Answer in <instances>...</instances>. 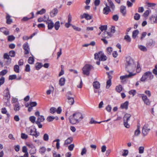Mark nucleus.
<instances>
[{
	"mask_svg": "<svg viewBox=\"0 0 157 157\" xmlns=\"http://www.w3.org/2000/svg\"><path fill=\"white\" fill-rule=\"evenodd\" d=\"M83 118L82 114L80 113H76L72 116H70L69 120L70 122L72 124L78 123Z\"/></svg>",
	"mask_w": 157,
	"mask_h": 157,
	"instance_id": "obj_1",
	"label": "nucleus"
},
{
	"mask_svg": "<svg viewBox=\"0 0 157 157\" xmlns=\"http://www.w3.org/2000/svg\"><path fill=\"white\" fill-rule=\"evenodd\" d=\"M153 77L151 72L147 71L144 74L140 80L142 82H145L146 80H151L153 78Z\"/></svg>",
	"mask_w": 157,
	"mask_h": 157,
	"instance_id": "obj_2",
	"label": "nucleus"
},
{
	"mask_svg": "<svg viewBox=\"0 0 157 157\" xmlns=\"http://www.w3.org/2000/svg\"><path fill=\"white\" fill-rule=\"evenodd\" d=\"M94 59H99V61H104L107 59V57L105 55L103 52L100 51L98 53L94 54Z\"/></svg>",
	"mask_w": 157,
	"mask_h": 157,
	"instance_id": "obj_3",
	"label": "nucleus"
},
{
	"mask_svg": "<svg viewBox=\"0 0 157 157\" xmlns=\"http://www.w3.org/2000/svg\"><path fill=\"white\" fill-rule=\"evenodd\" d=\"M93 68V67L92 65L86 64L82 69L83 74L89 76L90 74V71Z\"/></svg>",
	"mask_w": 157,
	"mask_h": 157,
	"instance_id": "obj_4",
	"label": "nucleus"
},
{
	"mask_svg": "<svg viewBox=\"0 0 157 157\" xmlns=\"http://www.w3.org/2000/svg\"><path fill=\"white\" fill-rule=\"evenodd\" d=\"M131 117V114L126 113L123 117L124 124V126L127 128H129L130 127V125L128 124V122L130 120Z\"/></svg>",
	"mask_w": 157,
	"mask_h": 157,
	"instance_id": "obj_5",
	"label": "nucleus"
},
{
	"mask_svg": "<svg viewBox=\"0 0 157 157\" xmlns=\"http://www.w3.org/2000/svg\"><path fill=\"white\" fill-rule=\"evenodd\" d=\"M136 67V65L135 63L130 65L125 66L126 71L129 74L132 73V72L134 71Z\"/></svg>",
	"mask_w": 157,
	"mask_h": 157,
	"instance_id": "obj_6",
	"label": "nucleus"
},
{
	"mask_svg": "<svg viewBox=\"0 0 157 157\" xmlns=\"http://www.w3.org/2000/svg\"><path fill=\"white\" fill-rule=\"evenodd\" d=\"M45 120L44 117L41 115L37 117V120L36 121V123L38 125L39 128H41L42 127V125L41 124V122H43Z\"/></svg>",
	"mask_w": 157,
	"mask_h": 157,
	"instance_id": "obj_7",
	"label": "nucleus"
},
{
	"mask_svg": "<svg viewBox=\"0 0 157 157\" xmlns=\"http://www.w3.org/2000/svg\"><path fill=\"white\" fill-rule=\"evenodd\" d=\"M26 131L28 133L29 135L33 136L35 133L36 132V129L35 127L32 128V127H27L26 128Z\"/></svg>",
	"mask_w": 157,
	"mask_h": 157,
	"instance_id": "obj_8",
	"label": "nucleus"
},
{
	"mask_svg": "<svg viewBox=\"0 0 157 157\" xmlns=\"http://www.w3.org/2000/svg\"><path fill=\"white\" fill-rule=\"evenodd\" d=\"M23 48L25 50L24 53L25 54L27 55L29 54L30 51V48L28 44L27 43H25L23 44Z\"/></svg>",
	"mask_w": 157,
	"mask_h": 157,
	"instance_id": "obj_9",
	"label": "nucleus"
},
{
	"mask_svg": "<svg viewBox=\"0 0 157 157\" xmlns=\"http://www.w3.org/2000/svg\"><path fill=\"white\" fill-rule=\"evenodd\" d=\"M134 63L133 60L130 57L128 56L126 58L125 66L130 65Z\"/></svg>",
	"mask_w": 157,
	"mask_h": 157,
	"instance_id": "obj_10",
	"label": "nucleus"
},
{
	"mask_svg": "<svg viewBox=\"0 0 157 157\" xmlns=\"http://www.w3.org/2000/svg\"><path fill=\"white\" fill-rule=\"evenodd\" d=\"M48 21H46V24L48 25V29H51L54 26V24L53 21L51 20L48 19Z\"/></svg>",
	"mask_w": 157,
	"mask_h": 157,
	"instance_id": "obj_11",
	"label": "nucleus"
},
{
	"mask_svg": "<svg viewBox=\"0 0 157 157\" xmlns=\"http://www.w3.org/2000/svg\"><path fill=\"white\" fill-rule=\"evenodd\" d=\"M150 19L151 23H157V14L152 16L150 17Z\"/></svg>",
	"mask_w": 157,
	"mask_h": 157,
	"instance_id": "obj_12",
	"label": "nucleus"
},
{
	"mask_svg": "<svg viewBox=\"0 0 157 157\" xmlns=\"http://www.w3.org/2000/svg\"><path fill=\"white\" fill-rule=\"evenodd\" d=\"M150 129L148 128L146 126H144L143 128L142 132L144 136H146L147 135Z\"/></svg>",
	"mask_w": 157,
	"mask_h": 157,
	"instance_id": "obj_13",
	"label": "nucleus"
},
{
	"mask_svg": "<svg viewBox=\"0 0 157 157\" xmlns=\"http://www.w3.org/2000/svg\"><path fill=\"white\" fill-rule=\"evenodd\" d=\"M58 12V10L56 8H54L50 13V16L51 17H54L56 16Z\"/></svg>",
	"mask_w": 157,
	"mask_h": 157,
	"instance_id": "obj_14",
	"label": "nucleus"
},
{
	"mask_svg": "<svg viewBox=\"0 0 157 157\" xmlns=\"http://www.w3.org/2000/svg\"><path fill=\"white\" fill-rule=\"evenodd\" d=\"M112 35L110 33L105 31L102 35V37L104 38H109L112 36Z\"/></svg>",
	"mask_w": 157,
	"mask_h": 157,
	"instance_id": "obj_15",
	"label": "nucleus"
},
{
	"mask_svg": "<svg viewBox=\"0 0 157 157\" xmlns=\"http://www.w3.org/2000/svg\"><path fill=\"white\" fill-rule=\"evenodd\" d=\"M155 43V42L152 39H149L147 41L146 45L148 47H151L152 46H153Z\"/></svg>",
	"mask_w": 157,
	"mask_h": 157,
	"instance_id": "obj_16",
	"label": "nucleus"
},
{
	"mask_svg": "<svg viewBox=\"0 0 157 157\" xmlns=\"http://www.w3.org/2000/svg\"><path fill=\"white\" fill-rule=\"evenodd\" d=\"M4 96L6 97L7 100H9L10 97V94L8 88H6L4 91Z\"/></svg>",
	"mask_w": 157,
	"mask_h": 157,
	"instance_id": "obj_17",
	"label": "nucleus"
},
{
	"mask_svg": "<svg viewBox=\"0 0 157 157\" xmlns=\"http://www.w3.org/2000/svg\"><path fill=\"white\" fill-rule=\"evenodd\" d=\"M13 109L16 112L20 110V106L19 103L17 102L13 105Z\"/></svg>",
	"mask_w": 157,
	"mask_h": 157,
	"instance_id": "obj_18",
	"label": "nucleus"
},
{
	"mask_svg": "<svg viewBox=\"0 0 157 157\" xmlns=\"http://www.w3.org/2000/svg\"><path fill=\"white\" fill-rule=\"evenodd\" d=\"M110 11V10L109 7L106 4V7L103 9V13L107 15Z\"/></svg>",
	"mask_w": 157,
	"mask_h": 157,
	"instance_id": "obj_19",
	"label": "nucleus"
},
{
	"mask_svg": "<svg viewBox=\"0 0 157 157\" xmlns=\"http://www.w3.org/2000/svg\"><path fill=\"white\" fill-rule=\"evenodd\" d=\"M81 17L82 19L85 18L87 20H88L91 19L92 18V17L90 15L88 14L84 13L81 16Z\"/></svg>",
	"mask_w": 157,
	"mask_h": 157,
	"instance_id": "obj_20",
	"label": "nucleus"
},
{
	"mask_svg": "<svg viewBox=\"0 0 157 157\" xmlns=\"http://www.w3.org/2000/svg\"><path fill=\"white\" fill-rule=\"evenodd\" d=\"M135 75V74H133L132 73H130V74L129 73L128 75H125L121 76L120 77V78L121 80H123L126 78H129L132 76H134Z\"/></svg>",
	"mask_w": 157,
	"mask_h": 157,
	"instance_id": "obj_21",
	"label": "nucleus"
},
{
	"mask_svg": "<svg viewBox=\"0 0 157 157\" xmlns=\"http://www.w3.org/2000/svg\"><path fill=\"white\" fill-rule=\"evenodd\" d=\"M120 12L123 16H125L126 12V7L124 6H121L120 7Z\"/></svg>",
	"mask_w": 157,
	"mask_h": 157,
	"instance_id": "obj_22",
	"label": "nucleus"
},
{
	"mask_svg": "<svg viewBox=\"0 0 157 157\" xmlns=\"http://www.w3.org/2000/svg\"><path fill=\"white\" fill-rule=\"evenodd\" d=\"M67 99L68 100V102L70 105H72L74 104V98L71 96H68Z\"/></svg>",
	"mask_w": 157,
	"mask_h": 157,
	"instance_id": "obj_23",
	"label": "nucleus"
},
{
	"mask_svg": "<svg viewBox=\"0 0 157 157\" xmlns=\"http://www.w3.org/2000/svg\"><path fill=\"white\" fill-rule=\"evenodd\" d=\"M100 84L98 81H95L93 82V86L95 89H98L100 88Z\"/></svg>",
	"mask_w": 157,
	"mask_h": 157,
	"instance_id": "obj_24",
	"label": "nucleus"
},
{
	"mask_svg": "<svg viewBox=\"0 0 157 157\" xmlns=\"http://www.w3.org/2000/svg\"><path fill=\"white\" fill-rule=\"evenodd\" d=\"M128 101H126L124 103L122 104L121 105V107L122 109H128Z\"/></svg>",
	"mask_w": 157,
	"mask_h": 157,
	"instance_id": "obj_25",
	"label": "nucleus"
},
{
	"mask_svg": "<svg viewBox=\"0 0 157 157\" xmlns=\"http://www.w3.org/2000/svg\"><path fill=\"white\" fill-rule=\"evenodd\" d=\"M139 33V31L138 30H136L132 32V37L133 39H135Z\"/></svg>",
	"mask_w": 157,
	"mask_h": 157,
	"instance_id": "obj_26",
	"label": "nucleus"
},
{
	"mask_svg": "<svg viewBox=\"0 0 157 157\" xmlns=\"http://www.w3.org/2000/svg\"><path fill=\"white\" fill-rule=\"evenodd\" d=\"M65 78H62L59 80V84L60 86H63L65 84Z\"/></svg>",
	"mask_w": 157,
	"mask_h": 157,
	"instance_id": "obj_27",
	"label": "nucleus"
},
{
	"mask_svg": "<svg viewBox=\"0 0 157 157\" xmlns=\"http://www.w3.org/2000/svg\"><path fill=\"white\" fill-rule=\"evenodd\" d=\"M138 47L139 49L141 51L145 52L147 51V49L146 48L142 45H138Z\"/></svg>",
	"mask_w": 157,
	"mask_h": 157,
	"instance_id": "obj_28",
	"label": "nucleus"
},
{
	"mask_svg": "<svg viewBox=\"0 0 157 157\" xmlns=\"http://www.w3.org/2000/svg\"><path fill=\"white\" fill-rule=\"evenodd\" d=\"M73 141V138L71 137H70L67 139L65 141L64 145L68 144H70Z\"/></svg>",
	"mask_w": 157,
	"mask_h": 157,
	"instance_id": "obj_29",
	"label": "nucleus"
},
{
	"mask_svg": "<svg viewBox=\"0 0 157 157\" xmlns=\"http://www.w3.org/2000/svg\"><path fill=\"white\" fill-rule=\"evenodd\" d=\"M140 125H137V128L136 129L134 132V135L136 136H138L140 133Z\"/></svg>",
	"mask_w": 157,
	"mask_h": 157,
	"instance_id": "obj_30",
	"label": "nucleus"
},
{
	"mask_svg": "<svg viewBox=\"0 0 157 157\" xmlns=\"http://www.w3.org/2000/svg\"><path fill=\"white\" fill-rule=\"evenodd\" d=\"M46 150V148L44 147H42L39 149V152L41 154H44Z\"/></svg>",
	"mask_w": 157,
	"mask_h": 157,
	"instance_id": "obj_31",
	"label": "nucleus"
},
{
	"mask_svg": "<svg viewBox=\"0 0 157 157\" xmlns=\"http://www.w3.org/2000/svg\"><path fill=\"white\" fill-rule=\"evenodd\" d=\"M60 26V22L59 21H56L54 25L55 29L56 30H58Z\"/></svg>",
	"mask_w": 157,
	"mask_h": 157,
	"instance_id": "obj_32",
	"label": "nucleus"
},
{
	"mask_svg": "<svg viewBox=\"0 0 157 157\" xmlns=\"http://www.w3.org/2000/svg\"><path fill=\"white\" fill-rule=\"evenodd\" d=\"M10 16L8 14H7L6 18L7 20L6 23L7 24H10L12 22V20L10 18Z\"/></svg>",
	"mask_w": 157,
	"mask_h": 157,
	"instance_id": "obj_33",
	"label": "nucleus"
},
{
	"mask_svg": "<svg viewBox=\"0 0 157 157\" xmlns=\"http://www.w3.org/2000/svg\"><path fill=\"white\" fill-rule=\"evenodd\" d=\"M43 66L41 63H36L35 65L36 69L37 70L40 69Z\"/></svg>",
	"mask_w": 157,
	"mask_h": 157,
	"instance_id": "obj_34",
	"label": "nucleus"
},
{
	"mask_svg": "<svg viewBox=\"0 0 157 157\" xmlns=\"http://www.w3.org/2000/svg\"><path fill=\"white\" fill-rule=\"evenodd\" d=\"M46 12V10L44 9H42L38 11L36 13V14H43Z\"/></svg>",
	"mask_w": 157,
	"mask_h": 157,
	"instance_id": "obj_35",
	"label": "nucleus"
},
{
	"mask_svg": "<svg viewBox=\"0 0 157 157\" xmlns=\"http://www.w3.org/2000/svg\"><path fill=\"white\" fill-rule=\"evenodd\" d=\"M34 61V59L33 57H30L28 60V62L30 64H33V63Z\"/></svg>",
	"mask_w": 157,
	"mask_h": 157,
	"instance_id": "obj_36",
	"label": "nucleus"
},
{
	"mask_svg": "<svg viewBox=\"0 0 157 157\" xmlns=\"http://www.w3.org/2000/svg\"><path fill=\"white\" fill-rule=\"evenodd\" d=\"M108 1L109 4V6L113 10L115 8V6L113 3L112 2L111 0H108Z\"/></svg>",
	"mask_w": 157,
	"mask_h": 157,
	"instance_id": "obj_37",
	"label": "nucleus"
},
{
	"mask_svg": "<svg viewBox=\"0 0 157 157\" xmlns=\"http://www.w3.org/2000/svg\"><path fill=\"white\" fill-rule=\"evenodd\" d=\"M14 71L16 73H19V67L18 65H16L14 66Z\"/></svg>",
	"mask_w": 157,
	"mask_h": 157,
	"instance_id": "obj_38",
	"label": "nucleus"
},
{
	"mask_svg": "<svg viewBox=\"0 0 157 157\" xmlns=\"http://www.w3.org/2000/svg\"><path fill=\"white\" fill-rule=\"evenodd\" d=\"M122 90V86L121 85L117 86L116 87V90L118 92H120Z\"/></svg>",
	"mask_w": 157,
	"mask_h": 157,
	"instance_id": "obj_39",
	"label": "nucleus"
},
{
	"mask_svg": "<svg viewBox=\"0 0 157 157\" xmlns=\"http://www.w3.org/2000/svg\"><path fill=\"white\" fill-rule=\"evenodd\" d=\"M59 139H57L53 141V142H57L56 144V147L57 149H59Z\"/></svg>",
	"mask_w": 157,
	"mask_h": 157,
	"instance_id": "obj_40",
	"label": "nucleus"
},
{
	"mask_svg": "<svg viewBox=\"0 0 157 157\" xmlns=\"http://www.w3.org/2000/svg\"><path fill=\"white\" fill-rule=\"evenodd\" d=\"M111 85V79H109L106 82V88L108 89Z\"/></svg>",
	"mask_w": 157,
	"mask_h": 157,
	"instance_id": "obj_41",
	"label": "nucleus"
},
{
	"mask_svg": "<svg viewBox=\"0 0 157 157\" xmlns=\"http://www.w3.org/2000/svg\"><path fill=\"white\" fill-rule=\"evenodd\" d=\"M124 39L127 42H130L131 41V38L128 35H126L124 36Z\"/></svg>",
	"mask_w": 157,
	"mask_h": 157,
	"instance_id": "obj_42",
	"label": "nucleus"
},
{
	"mask_svg": "<svg viewBox=\"0 0 157 157\" xmlns=\"http://www.w3.org/2000/svg\"><path fill=\"white\" fill-rule=\"evenodd\" d=\"M107 27L106 25H102L99 28L101 32L106 30Z\"/></svg>",
	"mask_w": 157,
	"mask_h": 157,
	"instance_id": "obj_43",
	"label": "nucleus"
},
{
	"mask_svg": "<svg viewBox=\"0 0 157 157\" xmlns=\"http://www.w3.org/2000/svg\"><path fill=\"white\" fill-rule=\"evenodd\" d=\"M30 121L33 123L35 122H36V117L34 116H32L29 117V118Z\"/></svg>",
	"mask_w": 157,
	"mask_h": 157,
	"instance_id": "obj_44",
	"label": "nucleus"
},
{
	"mask_svg": "<svg viewBox=\"0 0 157 157\" xmlns=\"http://www.w3.org/2000/svg\"><path fill=\"white\" fill-rule=\"evenodd\" d=\"M136 91L134 90H131L129 91V94L134 96L136 94Z\"/></svg>",
	"mask_w": 157,
	"mask_h": 157,
	"instance_id": "obj_45",
	"label": "nucleus"
},
{
	"mask_svg": "<svg viewBox=\"0 0 157 157\" xmlns=\"http://www.w3.org/2000/svg\"><path fill=\"white\" fill-rule=\"evenodd\" d=\"M36 152V149L35 147H34L33 148L31 149L29 151V153L30 155L33 154H35Z\"/></svg>",
	"mask_w": 157,
	"mask_h": 157,
	"instance_id": "obj_46",
	"label": "nucleus"
},
{
	"mask_svg": "<svg viewBox=\"0 0 157 157\" xmlns=\"http://www.w3.org/2000/svg\"><path fill=\"white\" fill-rule=\"evenodd\" d=\"M9 56L11 57H14L15 55V52L14 51H10L9 52Z\"/></svg>",
	"mask_w": 157,
	"mask_h": 157,
	"instance_id": "obj_47",
	"label": "nucleus"
},
{
	"mask_svg": "<svg viewBox=\"0 0 157 157\" xmlns=\"http://www.w3.org/2000/svg\"><path fill=\"white\" fill-rule=\"evenodd\" d=\"M139 152L140 154H142L144 152V148L143 147H140L139 149Z\"/></svg>",
	"mask_w": 157,
	"mask_h": 157,
	"instance_id": "obj_48",
	"label": "nucleus"
},
{
	"mask_svg": "<svg viewBox=\"0 0 157 157\" xmlns=\"http://www.w3.org/2000/svg\"><path fill=\"white\" fill-rule=\"evenodd\" d=\"M140 17V15L138 13H136L135 14V15L134 16V19L136 20H139Z\"/></svg>",
	"mask_w": 157,
	"mask_h": 157,
	"instance_id": "obj_49",
	"label": "nucleus"
},
{
	"mask_svg": "<svg viewBox=\"0 0 157 157\" xmlns=\"http://www.w3.org/2000/svg\"><path fill=\"white\" fill-rule=\"evenodd\" d=\"M8 72L6 70H4L0 72V76H3L6 75Z\"/></svg>",
	"mask_w": 157,
	"mask_h": 157,
	"instance_id": "obj_50",
	"label": "nucleus"
},
{
	"mask_svg": "<svg viewBox=\"0 0 157 157\" xmlns=\"http://www.w3.org/2000/svg\"><path fill=\"white\" fill-rule=\"evenodd\" d=\"M43 139L45 141H48V140L49 136L48 134H44L43 136Z\"/></svg>",
	"mask_w": 157,
	"mask_h": 157,
	"instance_id": "obj_51",
	"label": "nucleus"
},
{
	"mask_svg": "<svg viewBox=\"0 0 157 157\" xmlns=\"http://www.w3.org/2000/svg\"><path fill=\"white\" fill-rule=\"evenodd\" d=\"M21 138L24 139H26L28 138V135L24 133H22L21 134Z\"/></svg>",
	"mask_w": 157,
	"mask_h": 157,
	"instance_id": "obj_52",
	"label": "nucleus"
},
{
	"mask_svg": "<svg viewBox=\"0 0 157 157\" xmlns=\"http://www.w3.org/2000/svg\"><path fill=\"white\" fill-rule=\"evenodd\" d=\"M87 151L85 147H84L82 149V151L81 152V155H83L86 154Z\"/></svg>",
	"mask_w": 157,
	"mask_h": 157,
	"instance_id": "obj_53",
	"label": "nucleus"
},
{
	"mask_svg": "<svg viewBox=\"0 0 157 157\" xmlns=\"http://www.w3.org/2000/svg\"><path fill=\"white\" fill-rule=\"evenodd\" d=\"M106 50L107 53L109 54H110L113 51L112 48L111 47H109L107 48Z\"/></svg>",
	"mask_w": 157,
	"mask_h": 157,
	"instance_id": "obj_54",
	"label": "nucleus"
},
{
	"mask_svg": "<svg viewBox=\"0 0 157 157\" xmlns=\"http://www.w3.org/2000/svg\"><path fill=\"white\" fill-rule=\"evenodd\" d=\"M17 78V76L16 75H10L9 77V79L10 80H12L15 79Z\"/></svg>",
	"mask_w": 157,
	"mask_h": 157,
	"instance_id": "obj_55",
	"label": "nucleus"
},
{
	"mask_svg": "<svg viewBox=\"0 0 157 157\" xmlns=\"http://www.w3.org/2000/svg\"><path fill=\"white\" fill-rule=\"evenodd\" d=\"M14 148L15 151L17 152H18L20 150V146L18 145H15L14 146Z\"/></svg>",
	"mask_w": 157,
	"mask_h": 157,
	"instance_id": "obj_56",
	"label": "nucleus"
},
{
	"mask_svg": "<svg viewBox=\"0 0 157 157\" xmlns=\"http://www.w3.org/2000/svg\"><path fill=\"white\" fill-rule=\"evenodd\" d=\"M54 119V118L53 117L49 116L47 117V120L49 122H51Z\"/></svg>",
	"mask_w": 157,
	"mask_h": 157,
	"instance_id": "obj_57",
	"label": "nucleus"
},
{
	"mask_svg": "<svg viewBox=\"0 0 157 157\" xmlns=\"http://www.w3.org/2000/svg\"><path fill=\"white\" fill-rule=\"evenodd\" d=\"M15 38L13 36H8V40L9 41H12L14 40Z\"/></svg>",
	"mask_w": 157,
	"mask_h": 157,
	"instance_id": "obj_58",
	"label": "nucleus"
},
{
	"mask_svg": "<svg viewBox=\"0 0 157 157\" xmlns=\"http://www.w3.org/2000/svg\"><path fill=\"white\" fill-rule=\"evenodd\" d=\"M112 18H113V19L114 21H117L118 20L119 17L116 14V15H114L113 16Z\"/></svg>",
	"mask_w": 157,
	"mask_h": 157,
	"instance_id": "obj_59",
	"label": "nucleus"
},
{
	"mask_svg": "<svg viewBox=\"0 0 157 157\" xmlns=\"http://www.w3.org/2000/svg\"><path fill=\"white\" fill-rule=\"evenodd\" d=\"M75 145L74 144H72L70 145L68 147V149L70 151H72L73 150L74 147Z\"/></svg>",
	"mask_w": 157,
	"mask_h": 157,
	"instance_id": "obj_60",
	"label": "nucleus"
},
{
	"mask_svg": "<svg viewBox=\"0 0 157 157\" xmlns=\"http://www.w3.org/2000/svg\"><path fill=\"white\" fill-rule=\"evenodd\" d=\"M56 111V109L54 107H52L50 109V112L51 113H54Z\"/></svg>",
	"mask_w": 157,
	"mask_h": 157,
	"instance_id": "obj_61",
	"label": "nucleus"
},
{
	"mask_svg": "<svg viewBox=\"0 0 157 157\" xmlns=\"http://www.w3.org/2000/svg\"><path fill=\"white\" fill-rule=\"evenodd\" d=\"M149 13V10H147L143 14V16L144 17H147L148 16Z\"/></svg>",
	"mask_w": 157,
	"mask_h": 157,
	"instance_id": "obj_62",
	"label": "nucleus"
},
{
	"mask_svg": "<svg viewBox=\"0 0 157 157\" xmlns=\"http://www.w3.org/2000/svg\"><path fill=\"white\" fill-rule=\"evenodd\" d=\"M30 71V66L29 64L26 65L25 67V71L26 72H29Z\"/></svg>",
	"mask_w": 157,
	"mask_h": 157,
	"instance_id": "obj_63",
	"label": "nucleus"
},
{
	"mask_svg": "<svg viewBox=\"0 0 157 157\" xmlns=\"http://www.w3.org/2000/svg\"><path fill=\"white\" fill-rule=\"evenodd\" d=\"M4 81L5 78L3 77H2L0 79V86L4 83Z\"/></svg>",
	"mask_w": 157,
	"mask_h": 157,
	"instance_id": "obj_64",
	"label": "nucleus"
}]
</instances>
